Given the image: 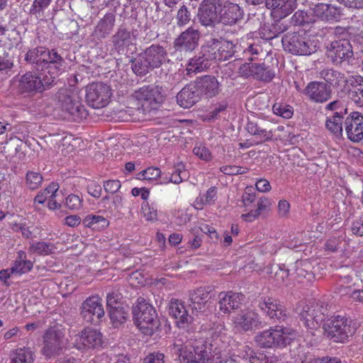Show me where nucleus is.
Wrapping results in <instances>:
<instances>
[{
	"instance_id": "14",
	"label": "nucleus",
	"mask_w": 363,
	"mask_h": 363,
	"mask_svg": "<svg viewBox=\"0 0 363 363\" xmlns=\"http://www.w3.org/2000/svg\"><path fill=\"white\" fill-rule=\"evenodd\" d=\"M282 44L286 51L294 55H308L315 50V46L312 47L309 41L295 33L286 35L282 38Z\"/></svg>"
},
{
	"instance_id": "55",
	"label": "nucleus",
	"mask_w": 363,
	"mask_h": 363,
	"mask_svg": "<svg viewBox=\"0 0 363 363\" xmlns=\"http://www.w3.org/2000/svg\"><path fill=\"white\" fill-rule=\"evenodd\" d=\"M193 152L203 161L208 162L212 159L211 151L202 143H196L193 149Z\"/></svg>"
},
{
	"instance_id": "56",
	"label": "nucleus",
	"mask_w": 363,
	"mask_h": 363,
	"mask_svg": "<svg viewBox=\"0 0 363 363\" xmlns=\"http://www.w3.org/2000/svg\"><path fill=\"white\" fill-rule=\"evenodd\" d=\"M272 109L274 114L284 118H290L293 116V108L288 105L275 104Z\"/></svg>"
},
{
	"instance_id": "15",
	"label": "nucleus",
	"mask_w": 363,
	"mask_h": 363,
	"mask_svg": "<svg viewBox=\"0 0 363 363\" xmlns=\"http://www.w3.org/2000/svg\"><path fill=\"white\" fill-rule=\"evenodd\" d=\"M353 54L352 45L350 41L346 39L333 41L327 49L328 58L336 65L349 60L352 57Z\"/></svg>"
},
{
	"instance_id": "47",
	"label": "nucleus",
	"mask_w": 363,
	"mask_h": 363,
	"mask_svg": "<svg viewBox=\"0 0 363 363\" xmlns=\"http://www.w3.org/2000/svg\"><path fill=\"white\" fill-rule=\"evenodd\" d=\"M208 62L207 60L202 57V55L191 59L186 67L187 74H189L193 72H201L206 69L210 65Z\"/></svg>"
},
{
	"instance_id": "27",
	"label": "nucleus",
	"mask_w": 363,
	"mask_h": 363,
	"mask_svg": "<svg viewBox=\"0 0 363 363\" xmlns=\"http://www.w3.org/2000/svg\"><path fill=\"white\" fill-rule=\"evenodd\" d=\"M46 48L37 47L27 52L25 60L32 65L33 71L43 72L44 63L46 57Z\"/></svg>"
},
{
	"instance_id": "39",
	"label": "nucleus",
	"mask_w": 363,
	"mask_h": 363,
	"mask_svg": "<svg viewBox=\"0 0 363 363\" xmlns=\"http://www.w3.org/2000/svg\"><path fill=\"white\" fill-rule=\"evenodd\" d=\"M130 33L125 28H120L112 36V43L118 50H123L126 46L132 43Z\"/></svg>"
},
{
	"instance_id": "30",
	"label": "nucleus",
	"mask_w": 363,
	"mask_h": 363,
	"mask_svg": "<svg viewBox=\"0 0 363 363\" xmlns=\"http://www.w3.org/2000/svg\"><path fill=\"white\" fill-rule=\"evenodd\" d=\"M79 338V342L87 348H96L102 345V335L94 329L85 328Z\"/></svg>"
},
{
	"instance_id": "51",
	"label": "nucleus",
	"mask_w": 363,
	"mask_h": 363,
	"mask_svg": "<svg viewBox=\"0 0 363 363\" xmlns=\"http://www.w3.org/2000/svg\"><path fill=\"white\" fill-rule=\"evenodd\" d=\"M33 264L30 260L16 259L10 268L11 272L16 274H22L28 272L33 268Z\"/></svg>"
},
{
	"instance_id": "52",
	"label": "nucleus",
	"mask_w": 363,
	"mask_h": 363,
	"mask_svg": "<svg viewBox=\"0 0 363 363\" xmlns=\"http://www.w3.org/2000/svg\"><path fill=\"white\" fill-rule=\"evenodd\" d=\"M26 185L31 190L37 189L43 182V176L40 173L28 171L26 176Z\"/></svg>"
},
{
	"instance_id": "53",
	"label": "nucleus",
	"mask_w": 363,
	"mask_h": 363,
	"mask_svg": "<svg viewBox=\"0 0 363 363\" xmlns=\"http://www.w3.org/2000/svg\"><path fill=\"white\" fill-rule=\"evenodd\" d=\"M291 21L295 25H303L313 23L314 18L312 17L311 10L309 12L298 10L293 15Z\"/></svg>"
},
{
	"instance_id": "8",
	"label": "nucleus",
	"mask_w": 363,
	"mask_h": 363,
	"mask_svg": "<svg viewBox=\"0 0 363 363\" xmlns=\"http://www.w3.org/2000/svg\"><path fill=\"white\" fill-rule=\"evenodd\" d=\"M134 97L141 104V107L138 108L143 114L149 116L154 117L157 115L159 102V88L155 86H144L140 88L138 91H135Z\"/></svg>"
},
{
	"instance_id": "29",
	"label": "nucleus",
	"mask_w": 363,
	"mask_h": 363,
	"mask_svg": "<svg viewBox=\"0 0 363 363\" xmlns=\"http://www.w3.org/2000/svg\"><path fill=\"white\" fill-rule=\"evenodd\" d=\"M196 86L194 84H188L184 86L177 94V104L184 108L193 106L199 100L196 94Z\"/></svg>"
},
{
	"instance_id": "45",
	"label": "nucleus",
	"mask_w": 363,
	"mask_h": 363,
	"mask_svg": "<svg viewBox=\"0 0 363 363\" xmlns=\"http://www.w3.org/2000/svg\"><path fill=\"white\" fill-rule=\"evenodd\" d=\"M131 62L132 69L137 75H145L152 69L150 62H147L146 58L141 54L132 60Z\"/></svg>"
},
{
	"instance_id": "42",
	"label": "nucleus",
	"mask_w": 363,
	"mask_h": 363,
	"mask_svg": "<svg viewBox=\"0 0 363 363\" xmlns=\"http://www.w3.org/2000/svg\"><path fill=\"white\" fill-rule=\"evenodd\" d=\"M128 307L123 306L115 307L108 310V315L113 325L118 327L127 320L128 312Z\"/></svg>"
},
{
	"instance_id": "58",
	"label": "nucleus",
	"mask_w": 363,
	"mask_h": 363,
	"mask_svg": "<svg viewBox=\"0 0 363 363\" xmlns=\"http://www.w3.org/2000/svg\"><path fill=\"white\" fill-rule=\"evenodd\" d=\"M220 172L227 175L243 174L248 172V168L236 165H225L220 167Z\"/></svg>"
},
{
	"instance_id": "63",
	"label": "nucleus",
	"mask_w": 363,
	"mask_h": 363,
	"mask_svg": "<svg viewBox=\"0 0 363 363\" xmlns=\"http://www.w3.org/2000/svg\"><path fill=\"white\" fill-rule=\"evenodd\" d=\"M121 182L118 179H110L104 182V188L107 193L115 194L121 188Z\"/></svg>"
},
{
	"instance_id": "16",
	"label": "nucleus",
	"mask_w": 363,
	"mask_h": 363,
	"mask_svg": "<svg viewBox=\"0 0 363 363\" xmlns=\"http://www.w3.org/2000/svg\"><path fill=\"white\" fill-rule=\"evenodd\" d=\"M167 309L180 328H184L193 322V317L189 313L184 302L179 299L172 298L167 303Z\"/></svg>"
},
{
	"instance_id": "21",
	"label": "nucleus",
	"mask_w": 363,
	"mask_h": 363,
	"mask_svg": "<svg viewBox=\"0 0 363 363\" xmlns=\"http://www.w3.org/2000/svg\"><path fill=\"white\" fill-rule=\"evenodd\" d=\"M303 94L313 102L323 103L330 98L331 91L323 82H312L307 84Z\"/></svg>"
},
{
	"instance_id": "20",
	"label": "nucleus",
	"mask_w": 363,
	"mask_h": 363,
	"mask_svg": "<svg viewBox=\"0 0 363 363\" xmlns=\"http://www.w3.org/2000/svg\"><path fill=\"white\" fill-rule=\"evenodd\" d=\"M258 306L271 319L281 321L286 318L284 306L275 298L271 297L262 298Z\"/></svg>"
},
{
	"instance_id": "5",
	"label": "nucleus",
	"mask_w": 363,
	"mask_h": 363,
	"mask_svg": "<svg viewBox=\"0 0 363 363\" xmlns=\"http://www.w3.org/2000/svg\"><path fill=\"white\" fill-rule=\"evenodd\" d=\"M54 82L53 77L44 72H28L21 77L18 88L22 93H41L50 89Z\"/></svg>"
},
{
	"instance_id": "31",
	"label": "nucleus",
	"mask_w": 363,
	"mask_h": 363,
	"mask_svg": "<svg viewBox=\"0 0 363 363\" xmlns=\"http://www.w3.org/2000/svg\"><path fill=\"white\" fill-rule=\"evenodd\" d=\"M209 298V291L205 287H199L189 294V300L192 308L201 311Z\"/></svg>"
},
{
	"instance_id": "48",
	"label": "nucleus",
	"mask_w": 363,
	"mask_h": 363,
	"mask_svg": "<svg viewBox=\"0 0 363 363\" xmlns=\"http://www.w3.org/2000/svg\"><path fill=\"white\" fill-rule=\"evenodd\" d=\"M189 178V172L182 162H178L174 166V171L172 172L169 181L174 184H179Z\"/></svg>"
},
{
	"instance_id": "11",
	"label": "nucleus",
	"mask_w": 363,
	"mask_h": 363,
	"mask_svg": "<svg viewBox=\"0 0 363 363\" xmlns=\"http://www.w3.org/2000/svg\"><path fill=\"white\" fill-rule=\"evenodd\" d=\"M101 301L99 296H92L82 303L80 314L84 321L92 324H98L101 321L105 314Z\"/></svg>"
},
{
	"instance_id": "7",
	"label": "nucleus",
	"mask_w": 363,
	"mask_h": 363,
	"mask_svg": "<svg viewBox=\"0 0 363 363\" xmlns=\"http://www.w3.org/2000/svg\"><path fill=\"white\" fill-rule=\"evenodd\" d=\"M234 53L233 45L226 40L211 39L201 47L200 54L207 61H225Z\"/></svg>"
},
{
	"instance_id": "54",
	"label": "nucleus",
	"mask_w": 363,
	"mask_h": 363,
	"mask_svg": "<svg viewBox=\"0 0 363 363\" xmlns=\"http://www.w3.org/2000/svg\"><path fill=\"white\" fill-rule=\"evenodd\" d=\"M351 99L358 106H363V81L354 86L350 92Z\"/></svg>"
},
{
	"instance_id": "61",
	"label": "nucleus",
	"mask_w": 363,
	"mask_h": 363,
	"mask_svg": "<svg viewBox=\"0 0 363 363\" xmlns=\"http://www.w3.org/2000/svg\"><path fill=\"white\" fill-rule=\"evenodd\" d=\"M121 298V294L117 291H113L107 295V308L108 310L123 306L119 300Z\"/></svg>"
},
{
	"instance_id": "44",
	"label": "nucleus",
	"mask_w": 363,
	"mask_h": 363,
	"mask_svg": "<svg viewBox=\"0 0 363 363\" xmlns=\"http://www.w3.org/2000/svg\"><path fill=\"white\" fill-rule=\"evenodd\" d=\"M246 130L249 133L259 138L261 141L268 140L272 138V131L260 128L254 121H249L247 123Z\"/></svg>"
},
{
	"instance_id": "24",
	"label": "nucleus",
	"mask_w": 363,
	"mask_h": 363,
	"mask_svg": "<svg viewBox=\"0 0 363 363\" xmlns=\"http://www.w3.org/2000/svg\"><path fill=\"white\" fill-rule=\"evenodd\" d=\"M314 22L320 20L322 21H337L341 15V11L337 6L328 4H318L311 9Z\"/></svg>"
},
{
	"instance_id": "43",
	"label": "nucleus",
	"mask_w": 363,
	"mask_h": 363,
	"mask_svg": "<svg viewBox=\"0 0 363 363\" xmlns=\"http://www.w3.org/2000/svg\"><path fill=\"white\" fill-rule=\"evenodd\" d=\"M10 363H33V353L29 348H20L11 356Z\"/></svg>"
},
{
	"instance_id": "25",
	"label": "nucleus",
	"mask_w": 363,
	"mask_h": 363,
	"mask_svg": "<svg viewBox=\"0 0 363 363\" xmlns=\"http://www.w3.org/2000/svg\"><path fill=\"white\" fill-rule=\"evenodd\" d=\"M219 309L224 313H229L240 307L244 300V295L233 291H222L218 294Z\"/></svg>"
},
{
	"instance_id": "34",
	"label": "nucleus",
	"mask_w": 363,
	"mask_h": 363,
	"mask_svg": "<svg viewBox=\"0 0 363 363\" xmlns=\"http://www.w3.org/2000/svg\"><path fill=\"white\" fill-rule=\"evenodd\" d=\"M82 223L86 228L101 231L108 226L109 221L102 216L88 215L83 219Z\"/></svg>"
},
{
	"instance_id": "49",
	"label": "nucleus",
	"mask_w": 363,
	"mask_h": 363,
	"mask_svg": "<svg viewBox=\"0 0 363 363\" xmlns=\"http://www.w3.org/2000/svg\"><path fill=\"white\" fill-rule=\"evenodd\" d=\"M109 200L110 197L105 196L99 202V204L109 212L117 211L118 208L122 206L123 198L119 195L114 196L112 198L111 202H110Z\"/></svg>"
},
{
	"instance_id": "3",
	"label": "nucleus",
	"mask_w": 363,
	"mask_h": 363,
	"mask_svg": "<svg viewBox=\"0 0 363 363\" xmlns=\"http://www.w3.org/2000/svg\"><path fill=\"white\" fill-rule=\"evenodd\" d=\"M296 310L304 325L312 331L320 327L327 311L326 307L315 301L300 303Z\"/></svg>"
},
{
	"instance_id": "36",
	"label": "nucleus",
	"mask_w": 363,
	"mask_h": 363,
	"mask_svg": "<svg viewBox=\"0 0 363 363\" xmlns=\"http://www.w3.org/2000/svg\"><path fill=\"white\" fill-rule=\"evenodd\" d=\"M79 98L76 95L60 94L58 100L60 116L63 118L75 106Z\"/></svg>"
},
{
	"instance_id": "1",
	"label": "nucleus",
	"mask_w": 363,
	"mask_h": 363,
	"mask_svg": "<svg viewBox=\"0 0 363 363\" xmlns=\"http://www.w3.org/2000/svg\"><path fill=\"white\" fill-rule=\"evenodd\" d=\"M226 345L221 338H215L210 343L198 342L195 346L185 345L179 349L182 363H220L228 362Z\"/></svg>"
},
{
	"instance_id": "50",
	"label": "nucleus",
	"mask_w": 363,
	"mask_h": 363,
	"mask_svg": "<svg viewBox=\"0 0 363 363\" xmlns=\"http://www.w3.org/2000/svg\"><path fill=\"white\" fill-rule=\"evenodd\" d=\"M150 62L152 69L157 67L159 64V45H152L141 54Z\"/></svg>"
},
{
	"instance_id": "17",
	"label": "nucleus",
	"mask_w": 363,
	"mask_h": 363,
	"mask_svg": "<svg viewBox=\"0 0 363 363\" xmlns=\"http://www.w3.org/2000/svg\"><path fill=\"white\" fill-rule=\"evenodd\" d=\"M46 57L44 63V72L53 77H56L66 70L67 62L55 49L49 50L46 48Z\"/></svg>"
},
{
	"instance_id": "28",
	"label": "nucleus",
	"mask_w": 363,
	"mask_h": 363,
	"mask_svg": "<svg viewBox=\"0 0 363 363\" xmlns=\"http://www.w3.org/2000/svg\"><path fill=\"white\" fill-rule=\"evenodd\" d=\"M196 89L206 97H213L220 91L219 82L215 77L205 76L196 84Z\"/></svg>"
},
{
	"instance_id": "35",
	"label": "nucleus",
	"mask_w": 363,
	"mask_h": 363,
	"mask_svg": "<svg viewBox=\"0 0 363 363\" xmlns=\"http://www.w3.org/2000/svg\"><path fill=\"white\" fill-rule=\"evenodd\" d=\"M320 77L333 86H342L346 82L344 74L333 69H325L320 73Z\"/></svg>"
},
{
	"instance_id": "41",
	"label": "nucleus",
	"mask_w": 363,
	"mask_h": 363,
	"mask_svg": "<svg viewBox=\"0 0 363 363\" xmlns=\"http://www.w3.org/2000/svg\"><path fill=\"white\" fill-rule=\"evenodd\" d=\"M75 106L71 111H69L63 119L74 122H81L86 118L88 111L84 106L82 104L81 101L78 99L74 105Z\"/></svg>"
},
{
	"instance_id": "12",
	"label": "nucleus",
	"mask_w": 363,
	"mask_h": 363,
	"mask_svg": "<svg viewBox=\"0 0 363 363\" xmlns=\"http://www.w3.org/2000/svg\"><path fill=\"white\" fill-rule=\"evenodd\" d=\"M219 23L233 26L241 21L244 11L238 4L227 0H219L218 4Z\"/></svg>"
},
{
	"instance_id": "4",
	"label": "nucleus",
	"mask_w": 363,
	"mask_h": 363,
	"mask_svg": "<svg viewBox=\"0 0 363 363\" xmlns=\"http://www.w3.org/2000/svg\"><path fill=\"white\" fill-rule=\"evenodd\" d=\"M294 337V331L289 328L276 326L259 333L255 337L256 343L262 347L284 346Z\"/></svg>"
},
{
	"instance_id": "19",
	"label": "nucleus",
	"mask_w": 363,
	"mask_h": 363,
	"mask_svg": "<svg viewBox=\"0 0 363 363\" xmlns=\"http://www.w3.org/2000/svg\"><path fill=\"white\" fill-rule=\"evenodd\" d=\"M345 129L350 140L361 141L363 139V115L354 111L350 113L345 121Z\"/></svg>"
},
{
	"instance_id": "37",
	"label": "nucleus",
	"mask_w": 363,
	"mask_h": 363,
	"mask_svg": "<svg viewBox=\"0 0 363 363\" xmlns=\"http://www.w3.org/2000/svg\"><path fill=\"white\" fill-rule=\"evenodd\" d=\"M217 199V189L211 187L203 194H199L194 202V207L198 210H202L206 206L213 204Z\"/></svg>"
},
{
	"instance_id": "64",
	"label": "nucleus",
	"mask_w": 363,
	"mask_h": 363,
	"mask_svg": "<svg viewBox=\"0 0 363 363\" xmlns=\"http://www.w3.org/2000/svg\"><path fill=\"white\" fill-rule=\"evenodd\" d=\"M177 24L179 26H184L190 21V14L186 6H183L177 13Z\"/></svg>"
},
{
	"instance_id": "60",
	"label": "nucleus",
	"mask_w": 363,
	"mask_h": 363,
	"mask_svg": "<svg viewBox=\"0 0 363 363\" xmlns=\"http://www.w3.org/2000/svg\"><path fill=\"white\" fill-rule=\"evenodd\" d=\"M277 358L273 355H267L264 353H257L251 359V363H277Z\"/></svg>"
},
{
	"instance_id": "46",
	"label": "nucleus",
	"mask_w": 363,
	"mask_h": 363,
	"mask_svg": "<svg viewBox=\"0 0 363 363\" xmlns=\"http://www.w3.org/2000/svg\"><path fill=\"white\" fill-rule=\"evenodd\" d=\"M50 2L51 0H34L29 11L30 16L42 21L45 17L44 11L48 7Z\"/></svg>"
},
{
	"instance_id": "33",
	"label": "nucleus",
	"mask_w": 363,
	"mask_h": 363,
	"mask_svg": "<svg viewBox=\"0 0 363 363\" xmlns=\"http://www.w3.org/2000/svg\"><path fill=\"white\" fill-rule=\"evenodd\" d=\"M242 69L249 70V73L247 74V75H252L263 81L270 80L274 77V73L270 69H267L264 64L252 63L245 65Z\"/></svg>"
},
{
	"instance_id": "23",
	"label": "nucleus",
	"mask_w": 363,
	"mask_h": 363,
	"mask_svg": "<svg viewBox=\"0 0 363 363\" xmlns=\"http://www.w3.org/2000/svg\"><path fill=\"white\" fill-rule=\"evenodd\" d=\"M265 5L274 18H284L296 9L297 0H266Z\"/></svg>"
},
{
	"instance_id": "9",
	"label": "nucleus",
	"mask_w": 363,
	"mask_h": 363,
	"mask_svg": "<svg viewBox=\"0 0 363 363\" xmlns=\"http://www.w3.org/2000/svg\"><path fill=\"white\" fill-rule=\"evenodd\" d=\"M323 328L328 337L335 342H343L355 330V328L351 325V320L340 315L328 321Z\"/></svg>"
},
{
	"instance_id": "6",
	"label": "nucleus",
	"mask_w": 363,
	"mask_h": 363,
	"mask_svg": "<svg viewBox=\"0 0 363 363\" xmlns=\"http://www.w3.org/2000/svg\"><path fill=\"white\" fill-rule=\"evenodd\" d=\"M65 330L62 325L49 328L43 335V354L50 358L59 354L66 344Z\"/></svg>"
},
{
	"instance_id": "10",
	"label": "nucleus",
	"mask_w": 363,
	"mask_h": 363,
	"mask_svg": "<svg viewBox=\"0 0 363 363\" xmlns=\"http://www.w3.org/2000/svg\"><path fill=\"white\" fill-rule=\"evenodd\" d=\"M86 91L87 104L94 108L106 106L112 94L110 87L102 82L92 83L88 85Z\"/></svg>"
},
{
	"instance_id": "59",
	"label": "nucleus",
	"mask_w": 363,
	"mask_h": 363,
	"mask_svg": "<svg viewBox=\"0 0 363 363\" xmlns=\"http://www.w3.org/2000/svg\"><path fill=\"white\" fill-rule=\"evenodd\" d=\"M82 199L75 194H69L65 199V206L70 210H79L82 206Z\"/></svg>"
},
{
	"instance_id": "2",
	"label": "nucleus",
	"mask_w": 363,
	"mask_h": 363,
	"mask_svg": "<svg viewBox=\"0 0 363 363\" xmlns=\"http://www.w3.org/2000/svg\"><path fill=\"white\" fill-rule=\"evenodd\" d=\"M133 315L137 327L146 335L151 336L159 328L157 311L144 298H138Z\"/></svg>"
},
{
	"instance_id": "18",
	"label": "nucleus",
	"mask_w": 363,
	"mask_h": 363,
	"mask_svg": "<svg viewBox=\"0 0 363 363\" xmlns=\"http://www.w3.org/2000/svg\"><path fill=\"white\" fill-rule=\"evenodd\" d=\"M219 0H203L199 8V18L204 26H212L219 23Z\"/></svg>"
},
{
	"instance_id": "57",
	"label": "nucleus",
	"mask_w": 363,
	"mask_h": 363,
	"mask_svg": "<svg viewBox=\"0 0 363 363\" xmlns=\"http://www.w3.org/2000/svg\"><path fill=\"white\" fill-rule=\"evenodd\" d=\"M296 278L301 279L310 275L308 269H310V263L307 260L297 261L296 262ZM301 281V279L298 280Z\"/></svg>"
},
{
	"instance_id": "26",
	"label": "nucleus",
	"mask_w": 363,
	"mask_h": 363,
	"mask_svg": "<svg viewBox=\"0 0 363 363\" xmlns=\"http://www.w3.org/2000/svg\"><path fill=\"white\" fill-rule=\"evenodd\" d=\"M115 12H108L97 23L94 28L93 35L98 40L106 38L112 31L115 26Z\"/></svg>"
},
{
	"instance_id": "13",
	"label": "nucleus",
	"mask_w": 363,
	"mask_h": 363,
	"mask_svg": "<svg viewBox=\"0 0 363 363\" xmlns=\"http://www.w3.org/2000/svg\"><path fill=\"white\" fill-rule=\"evenodd\" d=\"M234 328L239 331H250L265 325L259 314L253 310L242 311L233 318Z\"/></svg>"
},
{
	"instance_id": "38",
	"label": "nucleus",
	"mask_w": 363,
	"mask_h": 363,
	"mask_svg": "<svg viewBox=\"0 0 363 363\" xmlns=\"http://www.w3.org/2000/svg\"><path fill=\"white\" fill-rule=\"evenodd\" d=\"M13 230L16 232H21L23 238L32 240L38 238L41 232L38 227L26 222L16 223L13 226Z\"/></svg>"
},
{
	"instance_id": "22",
	"label": "nucleus",
	"mask_w": 363,
	"mask_h": 363,
	"mask_svg": "<svg viewBox=\"0 0 363 363\" xmlns=\"http://www.w3.org/2000/svg\"><path fill=\"white\" fill-rule=\"evenodd\" d=\"M200 37L198 29L190 27L175 39L174 45L181 51H192L198 46Z\"/></svg>"
},
{
	"instance_id": "40",
	"label": "nucleus",
	"mask_w": 363,
	"mask_h": 363,
	"mask_svg": "<svg viewBox=\"0 0 363 363\" xmlns=\"http://www.w3.org/2000/svg\"><path fill=\"white\" fill-rule=\"evenodd\" d=\"M57 250L53 243L40 241L33 242L30 244L29 251L41 256H46L54 254Z\"/></svg>"
},
{
	"instance_id": "32",
	"label": "nucleus",
	"mask_w": 363,
	"mask_h": 363,
	"mask_svg": "<svg viewBox=\"0 0 363 363\" xmlns=\"http://www.w3.org/2000/svg\"><path fill=\"white\" fill-rule=\"evenodd\" d=\"M346 113V108L345 109L344 112L336 111L332 116L328 117V119L325 122L326 128L337 138L342 135V118Z\"/></svg>"
},
{
	"instance_id": "62",
	"label": "nucleus",
	"mask_w": 363,
	"mask_h": 363,
	"mask_svg": "<svg viewBox=\"0 0 363 363\" xmlns=\"http://www.w3.org/2000/svg\"><path fill=\"white\" fill-rule=\"evenodd\" d=\"M289 276V270L284 266H279V269L275 272L274 278L279 284H288Z\"/></svg>"
}]
</instances>
